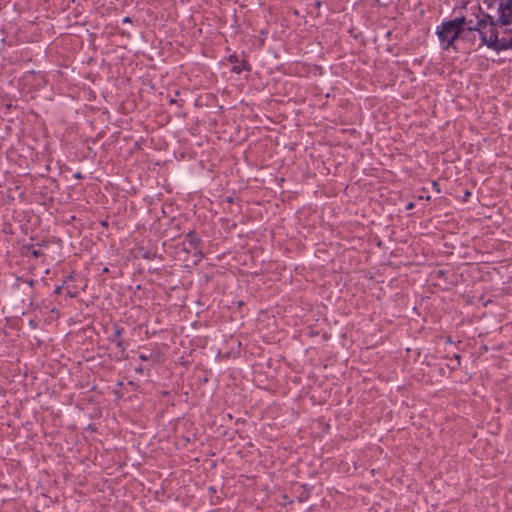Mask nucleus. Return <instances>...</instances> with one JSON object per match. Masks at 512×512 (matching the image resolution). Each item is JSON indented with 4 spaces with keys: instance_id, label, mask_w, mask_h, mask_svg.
Segmentation results:
<instances>
[{
    "instance_id": "1",
    "label": "nucleus",
    "mask_w": 512,
    "mask_h": 512,
    "mask_svg": "<svg viewBox=\"0 0 512 512\" xmlns=\"http://www.w3.org/2000/svg\"><path fill=\"white\" fill-rule=\"evenodd\" d=\"M489 26L487 31H482L483 43L495 51L512 49V27L511 24H504L500 19L494 20L487 15Z\"/></svg>"
},
{
    "instance_id": "2",
    "label": "nucleus",
    "mask_w": 512,
    "mask_h": 512,
    "mask_svg": "<svg viewBox=\"0 0 512 512\" xmlns=\"http://www.w3.org/2000/svg\"><path fill=\"white\" fill-rule=\"evenodd\" d=\"M460 21L456 19L444 21L437 27L436 34L444 50L456 49V41L463 38L462 27L459 26Z\"/></svg>"
},
{
    "instance_id": "3",
    "label": "nucleus",
    "mask_w": 512,
    "mask_h": 512,
    "mask_svg": "<svg viewBox=\"0 0 512 512\" xmlns=\"http://www.w3.org/2000/svg\"><path fill=\"white\" fill-rule=\"evenodd\" d=\"M488 14H484L482 18L476 16L475 18H466V17H457L456 20H461L459 22V26L462 27L463 38H468L469 35L479 36V44L478 47L484 45L483 43V34L482 31L486 30L489 26V19L487 18Z\"/></svg>"
},
{
    "instance_id": "4",
    "label": "nucleus",
    "mask_w": 512,
    "mask_h": 512,
    "mask_svg": "<svg viewBox=\"0 0 512 512\" xmlns=\"http://www.w3.org/2000/svg\"><path fill=\"white\" fill-rule=\"evenodd\" d=\"M499 18L504 24L512 25V0H502L498 6Z\"/></svg>"
},
{
    "instance_id": "5",
    "label": "nucleus",
    "mask_w": 512,
    "mask_h": 512,
    "mask_svg": "<svg viewBox=\"0 0 512 512\" xmlns=\"http://www.w3.org/2000/svg\"><path fill=\"white\" fill-rule=\"evenodd\" d=\"M123 332V328H116L114 333V338L112 341H114L118 348L124 349L123 341L121 340V335Z\"/></svg>"
},
{
    "instance_id": "6",
    "label": "nucleus",
    "mask_w": 512,
    "mask_h": 512,
    "mask_svg": "<svg viewBox=\"0 0 512 512\" xmlns=\"http://www.w3.org/2000/svg\"><path fill=\"white\" fill-rule=\"evenodd\" d=\"M459 365H460V355L455 354L454 361L452 360L451 368L455 369Z\"/></svg>"
},
{
    "instance_id": "7",
    "label": "nucleus",
    "mask_w": 512,
    "mask_h": 512,
    "mask_svg": "<svg viewBox=\"0 0 512 512\" xmlns=\"http://www.w3.org/2000/svg\"><path fill=\"white\" fill-rule=\"evenodd\" d=\"M476 37H477V36L469 35V37H468V38H462V39H463V40H469V41L474 42V41H476Z\"/></svg>"
},
{
    "instance_id": "8",
    "label": "nucleus",
    "mask_w": 512,
    "mask_h": 512,
    "mask_svg": "<svg viewBox=\"0 0 512 512\" xmlns=\"http://www.w3.org/2000/svg\"><path fill=\"white\" fill-rule=\"evenodd\" d=\"M139 358H140L142 361H147V360L149 359V357H148V356H146V355H144V354H141V355L139 356Z\"/></svg>"
},
{
    "instance_id": "9",
    "label": "nucleus",
    "mask_w": 512,
    "mask_h": 512,
    "mask_svg": "<svg viewBox=\"0 0 512 512\" xmlns=\"http://www.w3.org/2000/svg\"><path fill=\"white\" fill-rule=\"evenodd\" d=\"M60 292H61V287H57V288L55 289V293H56V294H59Z\"/></svg>"
},
{
    "instance_id": "10",
    "label": "nucleus",
    "mask_w": 512,
    "mask_h": 512,
    "mask_svg": "<svg viewBox=\"0 0 512 512\" xmlns=\"http://www.w3.org/2000/svg\"><path fill=\"white\" fill-rule=\"evenodd\" d=\"M123 21H124V22H130V18L126 17V18H124V20H123Z\"/></svg>"
},
{
    "instance_id": "11",
    "label": "nucleus",
    "mask_w": 512,
    "mask_h": 512,
    "mask_svg": "<svg viewBox=\"0 0 512 512\" xmlns=\"http://www.w3.org/2000/svg\"><path fill=\"white\" fill-rule=\"evenodd\" d=\"M412 207H413V204H412V203H410V204L408 205V208H412Z\"/></svg>"
}]
</instances>
